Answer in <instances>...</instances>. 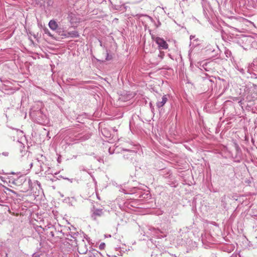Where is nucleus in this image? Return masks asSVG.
<instances>
[{"instance_id": "f257e3e1", "label": "nucleus", "mask_w": 257, "mask_h": 257, "mask_svg": "<svg viewBox=\"0 0 257 257\" xmlns=\"http://www.w3.org/2000/svg\"><path fill=\"white\" fill-rule=\"evenodd\" d=\"M90 212L91 217L94 220H96L98 217L103 216L104 213L102 209L97 208L94 205L91 208Z\"/></svg>"}, {"instance_id": "f03ea898", "label": "nucleus", "mask_w": 257, "mask_h": 257, "mask_svg": "<svg viewBox=\"0 0 257 257\" xmlns=\"http://www.w3.org/2000/svg\"><path fill=\"white\" fill-rule=\"evenodd\" d=\"M152 39L158 44L160 49H167L168 48V45L167 42L162 38L156 37L154 35L152 36Z\"/></svg>"}, {"instance_id": "7ed1b4c3", "label": "nucleus", "mask_w": 257, "mask_h": 257, "mask_svg": "<svg viewBox=\"0 0 257 257\" xmlns=\"http://www.w3.org/2000/svg\"><path fill=\"white\" fill-rule=\"evenodd\" d=\"M123 151L126 153L123 154V158L125 160L132 162L133 159H135L137 156V153L135 151L127 149H123Z\"/></svg>"}, {"instance_id": "20e7f679", "label": "nucleus", "mask_w": 257, "mask_h": 257, "mask_svg": "<svg viewBox=\"0 0 257 257\" xmlns=\"http://www.w3.org/2000/svg\"><path fill=\"white\" fill-rule=\"evenodd\" d=\"M77 247L78 251L80 254H85L88 251L87 245L84 240H82V242L78 244Z\"/></svg>"}, {"instance_id": "39448f33", "label": "nucleus", "mask_w": 257, "mask_h": 257, "mask_svg": "<svg viewBox=\"0 0 257 257\" xmlns=\"http://www.w3.org/2000/svg\"><path fill=\"white\" fill-rule=\"evenodd\" d=\"M66 240V242L69 244L72 247H75L78 246V240L76 236L70 235V238L67 237Z\"/></svg>"}, {"instance_id": "423d86ee", "label": "nucleus", "mask_w": 257, "mask_h": 257, "mask_svg": "<svg viewBox=\"0 0 257 257\" xmlns=\"http://www.w3.org/2000/svg\"><path fill=\"white\" fill-rule=\"evenodd\" d=\"M168 101V98L167 97L166 95H164L163 96V97L161 98V99H158L157 103L156 105L158 108H160L162 107H163L165 104Z\"/></svg>"}, {"instance_id": "0eeeda50", "label": "nucleus", "mask_w": 257, "mask_h": 257, "mask_svg": "<svg viewBox=\"0 0 257 257\" xmlns=\"http://www.w3.org/2000/svg\"><path fill=\"white\" fill-rule=\"evenodd\" d=\"M49 27L52 30H56L58 26L56 22L54 20H50L49 23Z\"/></svg>"}, {"instance_id": "6e6552de", "label": "nucleus", "mask_w": 257, "mask_h": 257, "mask_svg": "<svg viewBox=\"0 0 257 257\" xmlns=\"http://www.w3.org/2000/svg\"><path fill=\"white\" fill-rule=\"evenodd\" d=\"M68 35L69 36L72 38H78L79 37V33L76 31L68 32Z\"/></svg>"}, {"instance_id": "1a4fd4ad", "label": "nucleus", "mask_w": 257, "mask_h": 257, "mask_svg": "<svg viewBox=\"0 0 257 257\" xmlns=\"http://www.w3.org/2000/svg\"><path fill=\"white\" fill-rule=\"evenodd\" d=\"M224 53L227 58H230L231 57L232 53L231 51L229 49H225L224 51Z\"/></svg>"}, {"instance_id": "9d476101", "label": "nucleus", "mask_w": 257, "mask_h": 257, "mask_svg": "<svg viewBox=\"0 0 257 257\" xmlns=\"http://www.w3.org/2000/svg\"><path fill=\"white\" fill-rule=\"evenodd\" d=\"M112 59V56L111 55H109L108 53H106V56L105 59V61H109Z\"/></svg>"}, {"instance_id": "9b49d317", "label": "nucleus", "mask_w": 257, "mask_h": 257, "mask_svg": "<svg viewBox=\"0 0 257 257\" xmlns=\"http://www.w3.org/2000/svg\"><path fill=\"white\" fill-rule=\"evenodd\" d=\"M165 54H164V52H161L160 51V54L159 55H158V56L161 59H162L164 56Z\"/></svg>"}, {"instance_id": "f8f14e48", "label": "nucleus", "mask_w": 257, "mask_h": 257, "mask_svg": "<svg viewBox=\"0 0 257 257\" xmlns=\"http://www.w3.org/2000/svg\"><path fill=\"white\" fill-rule=\"evenodd\" d=\"M42 255H40L38 253H35L33 254L32 257H42Z\"/></svg>"}, {"instance_id": "ddd939ff", "label": "nucleus", "mask_w": 257, "mask_h": 257, "mask_svg": "<svg viewBox=\"0 0 257 257\" xmlns=\"http://www.w3.org/2000/svg\"><path fill=\"white\" fill-rule=\"evenodd\" d=\"M2 154L4 156L7 157L9 156V153L8 152H3Z\"/></svg>"}, {"instance_id": "4468645a", "label": "nucleus", "mask_w": 257, "mask_h": 257, "mask_svg": "<svg viewBox=\"0 0 257 257\" xmlns=\"http://www.w3.org/2000/svg\"><path fill=\"white\" fill-rule=\"evenodd\" d=\"M105 246V243H102L100 244V246H99V248L100 249H103L104 248V246Z\"/></svg>"}, {"instance_id": "2eb2a0df", "label": "nucleus", "mask_w": 257, "mask_h": 257, "mask_svg": "<svg viewBox=\"0 0 257 257\" xmlns=\"http://www.w3.org/2000/svg\"><path fill=\"white\" fill-rule=\"evenodd\" d=\"M45 32L46 34H47L48 35L51 36L50 34V33L49 32V31L48 29L45 30Z\"/></svg>"}, {"instance_id": "dca6fc26", "label": "nucleus", "mask_w": 257, "mask_h": 257, "mask_svg": "<svg viewBox=\"0 0 257 257\" xmlns=\"http://www.w3.org/2000/svg\"><path fill=\"white\" fill-rule=\"evenodd\" d=\"M50 234L51 235L52 237H54V233L53 231H51L50 232Z\"/></svg>"}, {"instance_id": "f3484780", "label": "nucleus", "mask_w": 257, "mask_h": 257, "mask_svg": "<svg viewBox=\"0 0 257 257\" xmlns=\"http://www.w3.org/2000/svg\"><path fill=\"white\" fill-rule=\"evenodd\" d=\"M159 232H161L160 230H159V229H158V230H156V233L157 234H158V233H159Z\"/></svg>"}, {"instance_id": "a211bd4d", "label": "nucleus", "mask_w": 257, "mask_h": 257, "mask_svg": "<svg viewBox=\"0 0 257 257\" xmlns=\"http://www.w3.org/2000/svg\"><path fill=\"white\" fill-rule=\"evenodd\" d=\"M240 71L242 73H244V70H243V69H241L240 70Z\"/></svg>"}, {"instance_id": "6ab92c4d", "label": "nucleus", "mask_w": 257, "mask_h": 257, "mask_svg": "<svg viewBox=\"0 0 257 257\" xmlns=\"http://www.w3.org/2000/svg\"><path fill=\"white\" fill-rule=\"evenodd\" d=\"M51 1H49V2H48V4L49 5H51Z\"/></svg>"}, {"instance_id": "aec40b11", "label": "nucleus", "mask_w": 257, "mask_h": 257, "mask_svg": "<svg viewBox=\"0 0 257 257\" xmlns=\"http://www.w3.org/2000/svg\"><path fill=\"white\" fill-rule=\"evenodd\" d=\"M164 236H166V235H164V236L161 235V236H159V237L162 238V237H164Z\"/></svg>"}, {"instance_id": "412c9836", "label": "nucleus", "mask_w": 257, "mask_h": 257, "mask_svg": "<svg viewBox=\"0 0 257 257\" xmlns=\"http://www.w3.org/2000/svg\"><path fill=\"white\" fill-rule=\"evenodd\" d=\"M192 38H193V37H192V36H190V39H191Z\"/></svg>"}, {"instance_id": "4be33fe9", "label": "nucleus", "mask_w": 257, "mask_h": 257, "mask_svg": "<svg viewBox=\"0 0 257 257\" xmlns=\"http://www.w3.org/2000/svg\"><path fill=\"white\" fill-rule=\"evenodd\" d=\"M192 38H193V37H192V36H190V39H191Z\"/></svg>"}, {"instance_id": "5701e85b", "label": "nucleus", "mask_w": 257, "mask_h": 257, "mask_svg": "<svg viewBox=\"0 0 257 257\" xmlns=\"http://www.w3.org/2000/svg\"><path fill=\"white\" fill-rule=\"evenodd\" d=\"M76 236L79 237V235L78 234H76Z\"/></svg>"}]
</instances>
